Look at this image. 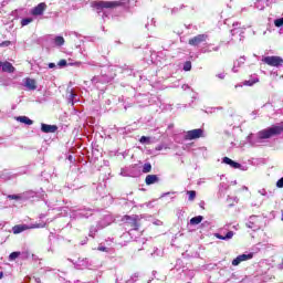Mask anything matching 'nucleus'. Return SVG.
<instances>
[{
	"mask_svg": "<svg viewBox=\"0 0 283 283\" xmlns=\"http://www.w3.org/2000/svg\"><path fill=\"white\" fill-rule=\"evenodd\" d=\"M123 222H126V224H128V227H132V229H134V231H138V229H140V223H138V216H129V214H125L122 218Z\"/></svg>",
	"mask_w": 283,
	"mask_h": 283,
	"instance_id": "nucleus-5",
	"label": "nucleus"
},
{
	"mask_svg": "<svg viewBox=\"0 0 283 283\" xmlns=\"http://www.w3.org/2000/svg\"><path fill=\"white\" fill-rule=\"evenodd\" d=\"M217 76H218V78H220L221 81H224V73H219Z\"/></svg>",
	"mask_w": 283,
	"mask_h": 283,
	"instance_id": "nucleus-32",
	"label": "nucleus"
},
{
	"mask_svg": "<svg viewBox=\"0 0 283 283\" xmlns=\"http://www.w3.org/2000/svg\"><path fill=\"white\" fill-rule=\"evenodd\" d=\"M57 129H59L57 125H48V124L41 125V132H43V134H54Z\"/></svg>",
	"mask_w": 283,
	"mask_h": 283,
	"instance_id": "nucleus-10",
	"label": "nucleus"
},
{
	"mask_svg": "<svg viewBox=\"0 0 283 283\" xmlns=\"http://www.w3.org/2000/svg\"><path fill=\"white\" fill-rule=\"evenodd\" d=\"M222 163H224L226 165H230V167H232L233 169H240L241 167L240 163L233 161L229 157H223Z\"/></svg>",
	"mask_w": 283,
	"mask_h": 283,
	"instance_id": "nucleus-12",
	"label": "nucleus"
},
{
	"mask_svg": "<svg viewBox=\"0 0 283 283\" xmlns=\"http://www.w3.org/2000/svg\"><path fill=\"white\" fill-rule=\"evenodd\" d=\"M45 10H48V4H45V2H41L31 10V14L33 17H41V14L45 12Z\"/></svg>",
	"mask_w": 283,
	"mask_h": 283,
	"instance_id": "nucleus-8",
	"label": "nucleus"
},
{
	"mask_svg": "<svg viewBox=\"0 0 283 283\" xmlns=\"http://www.w3.org/2000/svg\"><path fill=\"white\" fill-rule=\"evenodd\" d=\"M48 223L42 221L40 223H33L31 226L28 224H15L12 227V232L14 235H19V233H23V231H29L30 229H45Z\"/></svg>",
	"mask_w": 283,
	"mask_h": 283,
	"instance_id": "nucleus-3",
	"label": "nucleus"
},
{
	"mask_svg": "<svg viewBox=\"0 0 283 283\" xmlns=\"http://www.w3.org/2000/svg\"><path fill=\"white\" fill-rule=\"evenodd\" d=\"M252 259H253V253H250V254H241V255L237 256V258L232 261V266H238L240 263L247 262V260H252Z\"/></svg>",
	"mask_w": 283,
	"mask_h": 283,
	"instance_id": "nucleus-9",
	"label": "nucleus"
},
{
	"mask_svg": "<svg viewBox=\"0 0 283 283\" xmlns=\"http://www.w3.org/2000/svg\"><path fill=\"white\" fill-rule=\"evenodd\" d=\"M187 193H188V200L190 201V202H192V200H196V190H189V191H187Z\"/></svg>",
	"mask_w": 283,
	"mask_h": 283,
	"instance_id": "nucleus-19",
	"label": "nucleus"
},
{
	"mask_svg": "<svg viewBox=\"0 0 283 283\" xmlns=\"http://www.w3.org/2000/svg\"><path fill=\"white\" fill-rule=\"evenodd\" d=\"M65 43V39L63 36H56L55 38V44L59 46L63 45Z\"/></svg>",
	"mask_w": 283,
	"mask_h": 283,
	"instance_id": "nucleus-22",
	"label": "nucleus"
},
{
	"mask_svg": "<svg viewBox=\"0 0 283 283\" xmlns=\"http://www.w3.org/2000/svg\"><path fill=\"white\" fill-rule=\"evenodd\" d=\"M125 6V0H118V1H93L91 3L92 8H95V10H114V8H120Z\"/></svg>",
	"mask_w": 283,
	"mask_h": 283,
	"instance_id": "nucleus-1",
	"label": "nucleus"
},
{
	"mask_svg": "<svg viewBox=\"0 0 283 283\" xmlns=\"http://www.w3.org/2000/svg\"><path fill=\"white\" fill-rule=\"evenodd\" d=\"M277 189H283V177L276 181Z\"/></svg>",
	"mask_w": 283,
	"mask_h": 283,
	"instance_id": "nucleus-28",
	"label": "nucleus"
},
{
	"mask_svg": "<svg viewBox=\"0 0 283 283\" xmlns=\"http://www.w3.org/2000/svg\"><path fill=\"white\" fill-rule=\"evenodd\" d=\"M17 120H19V123H23L24 125H34V122L28 116H20L17 118Z\"/></svg>",
	"mask_w": 283,
	"mask_h": 283,
	"instance_id": "nucleus-15",
	"label": "nucleus"
},
{
	"mask_svg": "<svg viewBox=\"0 0 283 283\" xmlns=\"http://www.w3.org/2000/svg\"><path fill=\"white\" fill-rule=\"evenodd\" d=\"M274 25L276 28H282V25H283V18L274 20Z\"/></svg>",
	"mask_w": 283,
	"mask_h": 283,
	"instance_id": "nucleus-24",
	"label": "nucleus"
},
{
	"mask_svg": "<svg viewBox=\"0 0 283 283\" xmlns=\"http://www.w3.org/2000/svg\"><path fill=\"white\" fill-rule=\"evenodd\" d=\"M205 136V130L202 128H196L188 130L185 135V140H197V138H202Z\"/></svg>",
	"mask_w": 283,
	"mask_h": 283,
	"instance_id": "nucleus-6",
	"label": "nucleus"
},
{
	"mask_svg": "<svg viewBox=\"0 0 283 283\" xmlns=\"http://www.w3.org/2000/svg\"><path fill=\"white\" fill-rule=\"evenodd\" d=\"M148 140H149V137L142 136L140 139H139V143L145 144V143H148Z\"/></svg>",
	"mask_w": 283,
	"mask_h": 283,
	"instance_id": "nucleus-30",
	"label": "nucleus"
},
{
	"mask_svg": "<svg viewBox=\"0 0 283 283\" xmlns=\"http://www.w3.org/2000/svg\"><path fill=\"white\" fill-rule=\"evenodd\" d=\"M216 238H218V240H231V238H233V231H229L226 235L217 233Z\"/></svg>",
	"mask_w": 283,
	"mask_h": 283,
	"instance_id": "nucleus-16",
	"label": "nucleus"
},
{
	"mask_svg": "<svg viewBox=\"0 0 283 283\" xmlns=\"http://www.w3.org/2000/svg\"><path fill=\"white\" fill-rule=\"evenodd\" d=\"M283 132V126H272L270 128L262 129L258 133L259 140H266L272 136H280Z\"/></svg>",
	"mask_w": 283,
	"mask_h": 283,
	"instance_id": "nucleus-2",
	"label": "nucleus"
},
{
	"mask_svg": "<svg viewBox=\"0 0 283 283\" xmlns=\"http://www.w3.org/2000/svg\"><path fill=\"white\" fill-rule=\"evenodd\" d=\"M9 45H12V42L8 40L0 43V48H9Z\"/></svg>",
	"mask_w": 283,
	"mask_h": 283,
	"instance_id": "nucleus-27",
	"label": "nucleus"
},
{
	"mask_svg": "<svg viewBox=\"0 0 283 283\" xmlns=\"http://www.w3.org/2000/svg\"><path fill=\"white\" fill-rule=\"evenodd\" d=\"M19 255H21V252H12L9 255V260H17V258H19Z\"/></svg>",
	"mask_w": 283,
	"mask_h": 283,
	"instance_id": "nucleus-26",
	"label": "nucleus"
},
{
	"mask_svg": "<svg viewBox=\"0 0 283 283\" xmlns=\"http://www.w3.org/2000/svg\"><path fill=\"white\" fill-rule=\"evenodd\" d=\"M260 82V80H252V81H245V82H243V85H248V86H250L251 87V85H255V83H259Z\"/></svg>",
	"mask_w": 283,
	"mask_h": 283,
	"instance_id": "nucleus-23",
	"label": "nucleus"
},
{
	"mask_svg": "<svg viewBox=\"0 0 283 283\" xmlns=\"http://www.w3.org/2000/svg\"><path fill=\"white\" fill-rule=\"evenodd\" d=\"M142 171L143 174H149L151 171V164L149 163L144 164Z\"/></svg>",
	"mask_w": 283,
	"mask_h": 283,
	"instance_id": "nucleus-18",
	"label": "nucleus"
},
{
	"mask_svg": "<svg viewBox=\"0 0 283 283\" xmlns=\"http://www.w3.org/2000/svg\"><path fill=\"white\" fill-rule=\"evenodd\" d=\"M158 175H147L145 178V184L146 185H156L158 182Z\"/></svg>",
	"mask_w": 283,
	"mask_h": 283,
	"instance_id": "nucleus-14",
	"label": "nucleus"
},
{
	"mask_svg": "<svg viewBox=\"0 0 283 283\" xmlns=\"http://www.w3.org/2000/svg\"><path fill=\"white\" fill-rule=\"evenodd\" d=\"M262 63L269 65L270 67H282L283 57L277 55H270L262 59Z\"/></svg>",
	"mask_w": 283,
	"mask_h": 283,
	"instance_id": "nucleus-4",
	"label": "nucleus"
},
{
	"mask_svg": "<svg viewBox=\"0 0 283 283\" xmlns=\"http://www.w3.org/2000/svg\"><path fill=\"white\" fill-rule=\"evenodd\" d=\"M24 87H28V90H31V91L36 90V80L27 77L24 82Z\"/></svg>",
	"mask_w": 283,
	"mask_h": 283,
	"instance_id": "nucleus-13",
	"label": "nucleus"
},
{
	"mask_svg": "<svg viewBox=\"0 0 283 283\" xmlns=\"http://www.w3.org/2000/svg\"><path fill=\"white\" fill-rule=\"evenodd\" d=\"M33 19L32 18H25L21 20V25L25 27V25H30V23H32Z\"/></svg>",
	"mask_w": 283,
	"mask_h": 283,
	"instance_id": "nucleus-20",
	"label": "nucleus"
},
{
	"mask_svg": "<svg viewBox=\"0 0 283 283\" xmlns=\"http://www.w3.org/2000/svg\"><path fill=\"white\" fill-rule=\"evenodd\" d=\"M203 217L202 216H197L190 219V224L196 226V224H200V222H202Z\"/></svg>",
	"mask_w": 283,
	"mask_h": 283,
	"instance_id": "nucleus-17",
	"label": "nucleus"
},
{
	"mask_svg": "<svg viewBox=\"0 0 283 283\" xmlns=\"http://www.w3.org/2000/svg\"><path fill=\"white\" fill-rule=\"evenodd\" d=\"M97 250L102 251L104 253H107V248L106 247H98Z\"/></svg>",
	"mask_w": 283,
	"mask_h": 283,
	"instance_id": "nucleus-31",
	"label": "nucleus"
},
{
	"mask_svg": "<svg viewBox=\"0 0 283 283\" xmlns=\"http://www.w3.org/2000/svg\"><path fill=\"white\" fill-rule=\"evenodd\" d=\"M7 198L9 200H21L22 199V197L19 195H9Z\"/></svg>",
	"mask_w": 283,
	"mask_h": 283,
	"instance_id": "nucleus-25",
	"label": "nucleus"
},
{
	"mask_svg": "<svg viewBox=\"0 0 283 283\" xmlns=\"http://www.w3.org/2000/svg\"><path fill=\"white\" fill-rule=\"evenodd\" d=\"M184 72H191V61L184 63Z\"/></svg>",
	"mask_w": 283,
	"mask_h": 283,
	"instance_id": "nucleus-21",
	"label": "nucleus"
},
{
	"mask_svg": "<svg viewBox=\"0 0 283 283\" xmlns=\"http://www.w3.org/2000/svg\"><path fill=\"white\" fill-rule=\"evenodd\" d=\"M3 279V272L0 271V280Z\"/></svg>",
	"mask_w": 283,
	"mask_h": 283,
	"instance_id": "nucleus-34",
	"label": "nucleus"
},
{
	"mask_svg": "<svg viewBox=\"0 0 283 283\" xmlns=\"http://www.w3.org/2000/svg\"><path fill=\"white\" fill-rule=\"evenodd\" d=\"M57 65L60 67H65V65H67V61L66 60H60V62L57 63Z\"/></svg>",
	"mask_w": 283,
	"mask_h": 283,
	"instance_id": "nucleus-29",
	"label": "nucleus"
},
{
	"mask_svg": "<svg viewBox=\"0 0 283 283\" xmlns=\"http://www.w3.org/2000/svg\"><path fill=\"white\" fill-rule=\"evenodd\" d=\"M0 67H3V62H0Z\"/></svg>",
	"mask_w": 283,
	"mask_h": 283,
	"instance_id": "nucleus-35",
	"label": "nucleus"
},
{
	"mask_svg": "<svg viewBox=\"0 0 283 283\" xmlns=\"http://www.w3.org/2000/svg\"><path fill=\"white\" fill-rule=\"evenodd\" d=\"M207 39H209L208 34H198L191 39H189L188 43L189 45H192L193 48H198V45L206 43Z\"/></svg>",
	"mask_w": 283,
	"mask_h": 283,
	"instance_id": "nucleus-7",
	"label": "nucleus"
},
{
	"mask_svg": "<svg viewBox=\"0 0 283 283\" xmlns=\"http://www.w3.org/2000/svg\"><path fill=\"white\" fill-rule=\"evenodd\" d=\"M17 69L12 65V63L6 61L2 63V72H7L8 74H14Z\"/></svg>",
	"mask_w": 283,
	"mask_h": 283,
	"instance_id": "nucleus-11",
	"label": "nucleus"
},
{
	"mask_svg": "<svg viewBox=\"0 0 283 283\" xmlns=\"http://www.w3.org/2000/svg\"><path fill=\"white\" fill-rule=\"evenodd\" d=\"M49 67H50V70H52V69L56 67V64H54V63H49Z\"/></svg>",
	"mask_w": 283,
	"mask_h": 283,
	"instance_id": "nucleus-33",
	"label": "nucleus"
}]
</instances>
